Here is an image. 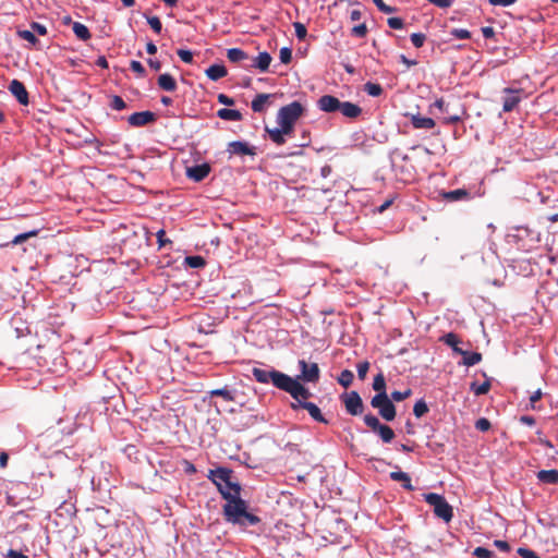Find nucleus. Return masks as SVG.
I'll return each mask as SVG.
<instances>
[{
  "instance_id": "f257e3e1",
  "label": "nucleus",
  "mask_w": 558,
  "mask_h": 558,
  "mask_svg": "<svg viewBox=\"0 0 558 558\" xmlns=\"http://www.w3.org/2000/svg\"><path fill=\"white\" fill-rule=\"evenodd\" d=\"M241 494L235 492L232 496L229 493L222 492V498L227 500L223 506V517L226 521L242 526L255 525L260 520L257 515L247 512V505L245 500L240 497Z\"/></svg>"
},
{
  "instance_id": "f03ea898",
  "label": "nucleus",
  "mask_w": 558,
  "mask_h": 558,
  "mask_svg": "<svg viewBox=\"0 0 558 558\" xmlns=\"http://www.w3.org/2000/svg\"><path fill=\"white\" fill-rule=\"evenodd\" d=\"M317 107L324 112L340 111L343 117L355 119L362 113V108L350 101H340L332 95H324L317 100Z\"/></svg>"
},
{
  "instance_id": "7ed1b4c3",
  "label": "nucleus",
  "mask_w": 558,
  "mask_h": 558,
  "mask_svg": "<svg viewBox=\"0 0 558 558\" xmlns=\"http://www.w3.org/2000/svg\"><path fill=\"white\" fill-rule=\"evenodd\" d=\"M233 472L228 468H217L215 470H209L207 477L217 486L219 493L222 495V492L235 495L241 494V485L238 482L232 480Z\"/></svg>"
},
{
  "instance_id": "20e7f679",
  "label": "nucleus",
  "mask_w": 558,
  "mask_h": 558,
  "mask_svg": "<svg viewBox=\"0 0 558 558\" xmlns=\"http://www.w3.org/2000/svg\"><path fill=\"white\" fill-rule=\"evenodd\" d=\"M304 107L299 101L281 107L277 113V122L284 132L293 133L295 122L302 117Z\"/></svg>"
},
{
  "instance_id": "39448f33",
  "label": "nucleus",
  "mask_w": 558,
  "mask_h": 558,
  "mask_svg": "<svg viewBox=\"0 0 558 558\" xmlns=\"http://www.w3.org/2000/svg\"><path fill=\"white\" fill-rule=\"evenodd\" d=\"M424 500L434 508V513L437 518L442 519L447 523L452 520L453 509L444 496L428 493L424 495Z\"/></svg>"
},
{
  "instance_id": "423d86ee",
  "label": "nucleus",
  "mask_w": 558,
  "mask_h": 558,
  "mask_svg": "<svg viewBox=\"0 0 558 558\" xmlns=\"http://www.w3.org/2000/svg\"><path fill=\"white\" fill-rule=\"evenodd\" d=\"M254 378L260 384L271 383L276 388L282 390L284 383L289 375L274 368H259L252 369Z\"/></svg>"
},
{
  "instance_id": "0eeeda50",
  "label": "nucleus",
  "mask_w": 558,
  "mask_h": 558,
  "mask_svg": "<svg viewBox=\"0 0 558 558\" xmlns=\"http://www.w3.org/2000/svg\"><path fill=\"white\" fill-rule=\"evenodd\" d=\"M371 405L378 410L379 415L385 421H393L397 415V410L388 396L375 395L371 400Z\"/></svg>"
},
{
  "instance_id": "6e6552de",
  "label": "nucleus",
  "mask_w": 558,
  "mask_h": 558,
  "mask_svg": "<svg viewBox=\"0 0 558 558\" xmlns=\"http://www.w3.org/2000/svg\"><path fill=\"white\" fill-rule=\"evenodd\" d=\"M282 390L294 399L293 403L308 402L307 399L312 397L311 391L301 381L290 376H288Z\"/></svg>"
},
{
  "instance_id": "1a4fd4ad",
  "label": "nucleus",
  "mask_w": 558,
  "mask_h": 558,
  "mask_svg": "<svg viewBox=\"0 0 558 558\" xmlns=\"http://www.w3.org/2000/svg\"><path fill=\"white\" fill-rule=\"evenodd\" d=\"M301 374L295 378L299 381L317 383L320 377V371L317 363H307L305 360L299 361Z\"/></svg>"
},
{
  "instance_id": "9d476101",
  "label": "nucleus",
  "mask_w": 558,
  "mask_h": 558,
  "mask_svg": "<svg viewBox=\"0 0 558 558\" xmlns=\"http://www.w3.org/2000/svg\"><path fill=\"white\" fill-rule=\"evenodd\" d=\"M345 410L351 415H360L364 411V404L361 396L356 391L345 392L341 396Z\"/></svg>"
},
{
  "instance_id": "9b49d317",
  "label": "nucleus",
  "mask_w": 558,
  "mask_h": 558,
  "mask_svg": "<svg viewBox=\"0 0 558 558\" xmlns=\"http://www.w3.org/2000/svg\"><path fill=\"white\" fill-rule=\"evenodd\" d=\"M522 89L505 88V97L502 104V110L505 112L512 111L521 101Z\"/></svg>"
},
{
  "instance_id": "f8f14e48",
  "label": "nucleus",
  "mask_w": 558,
  "mask_h": 558,
  "mask_svg": "<svg viewBox=\"0 0 558 558\" xmlns=\"http://www.w3.org/2000/svg\"><path fill=\"white\" fill-rule=\"evenodd\" d=\"M291 409L294 411L304 409L314 421L328 424V421L324 417L320 409L313 402L291 403Z\"/></svg>"
},
{
  "instance_id": "ddd939ff",
  "label": "nucleus",
  "mask_w": 558,
  "mask_h": 558,
  "mask_svg": "<svg viewBox=\"0 0 558 558\" xmlns=\"http://www.w3.org/2000/svg\"><path fill=\"white\" fill-rule=\"evenodd\" d=\"M227 151L230 155H238V156H254L256 155L255 147L251 146L246 142L242 141H234L228 144Z\"/></svg>"
},
{
  "instance_id": "4468645a",
  "label": "nucleus",
  "mask_w": 558,
  "mask_h": 558,
  "mask_svg": "<svg viewBox=\"0 0 558 558\" xmlns=\"http://www.w3.org/2000/svg\"><path fill=\"white\" fill-rule=\"evenodd\" d=\"M156 121V114L151 111H141L132 113L128 118L130 125L138 128Z\"/></svg>"
},
{
  "instance_id": "2eb2a0df",
  "label": "nucleus",
  "mask_w": 558,
  "mask_h": 558,
  "mask_svg": "<svg viewBox=\"0 0 558 558\" xmlns=\"http://www.w3.org/2000/svg\"><path fill=\"white\" fill-rule=\"evenodd\" d=\"M9 90L21 105H28V92L26 90L22 82H20L19 80H13L9 85Z\"/></svg>"
},
{
  "instance_id": "dca6fc26",
  "label": "nucleus",
  "mask_w": 558,
  "mask_h": 558,
  "mask_svg": "<svg viewBox=\"0 0 558 558\" xmlns=\"http://www.w3.org/2000/svg\"><path fill=\"white\" fill-rule=\"evenodd\" d=\"M210 172V166L208 163L196 165L186 169V175L195 182H201Z\"/></svg>"
},
{
  "instance_id": "f3484780",
  "label": "nucleus",
  "mask_w": 558,
  "mask_h": 558,
  "mask_svg": "<svg viewBox=\"0 0 558 558\" xmlns=\"http://www.w3.org/2000/svg\"><path fill=\"white\" fill-rule=\"evenodd\" d=\"M536 478L539 483L557 485L558 484V470H541L536 473Z\"/></svg>"
},
{
  "instance_id": "a211bd4d",
  "label": "nucleus",
  "mask_w": 558,
  "mask_h": 558,
  "mask_svg": "<svg viewBox=\"0 0 558 558\" xmlns=\"http://www.w3.org/2000/svg\"><path fill=\"white\" fill-rule=\"evenodd\" d=\"M411 123L414 129H433L435 126V121L432 118H425L420 114L411 116Z\"/></svg>"
},
{
  "instance_id": "6ab92c4d",
  "label": "nucleus",
  "mask_w": 558,
  "mask_h": 558,
  "mask_svg": "<svg viewBox=\"0 0 558 558\" xmlns=\"http://www.w3.org/2000/svg\"><path fill=\"white\" fill-rule=\"evenodd\" d=\"M266 132L269 135V138L277 145H283L286 143V135H291V132H284L283 128L279 125V128L269 129L266 128Z\"/></svg>"
},
{
  "instance_id": "aec40b11",
  "label": "nucleus",
  "mask_w": 558,
  "mask_h": 558,
  "mask_svg": "<svg viewBox=\"0 0 558 558\" xmlns=\"http://www.w3.org/2000/svg\"><path fill=\"white\" fill-rule=\"evenodd\" d=\"M441 196L447 202H457L461 199H469L470 193L465 189H458L449 192L441 193Z\"/></svg>"
},
{
  "instance_id": "412c9836",
  "label": "nucleus",
  "mask_w": 558,
  "mask_h": 558,
  "mask_svg": "<svg viewBox=\"0 0 558 558\" xmlns=\"http://www.w3.org/2000/svg\"><path fill=\"white\" fill-rule=\"evenodd\" d=\"M158 86L166 92H174L177 89V82L174 77L168 73L160 74L158 77Z\"/></svg>"
},
{
  "instance_id": "4be33fe9",
  "label": "nucleus",
  "mask_w": 558,
  "mask_h": 558,
  "mask_svg": "<svg viewBox=\"0 0 558 558\" xmlns=\"http://www.w3.org/2000/svg\"><path fill=\"white\" fill-rule=\"evenodd\" d=\"M271 60V56L268 52L264 51L258 53V56L254 59V63L252 64V66L258 69L262 72H266L270 65Z\"/></svg>"
},
{
  "instance_id": "5701e85b",
  "label": "nucleus",
  "mask_w": 558,
  "mask_h": 558,
  "mask_svg": "<svg viewBox=\"0 0 558 558\" xmlns=\"http://www.w3.org/2000/svg\"><path fill=\"white\" fill-rule=\"evenodd\" d=\"M228 74L227 69L222 64H213L206 70V75L211 81H218Z\"/></svg>"
},
{
  "instance_id": "b1692460",
  "label": "nucleus",
  "mask_w": 558,
  "mask_h": 558,
  "mask_svg": "<svg viewBox=\"0 0 558 558\" xmlns=\"http://www.w3.org/2000/svg\"><path fill=\"white\" fill-rule=\"evenodd\" d=\"M390 478L396 481V482H401L403 488H405L407 490H413L414 489V487L411 484V477L405 472H402V471L391 472L390 473Z\"/></svg>"
},
{
  "instance_id": "393cba45",
  "label": "nucleus",
  "mask_w": 558,
  "mask_h": 558,
  "mask_svg": "<svg viewBox=\"0 0 558 558\" xmlns=\"http://www.w3.org/2000/svg\"><path fill=\"white\" fill-rule=\"evenodd\" d=\"M217 116L222 120L241 121L242 113L239 110L222 108L217 111Z\"/></svg>"
},
{
  "instance_id": "a878e982",
  "label": "nucleus",
  "mask_w": 558,
  "mask_h": 558,
  "mask_svg": "<svg viewBox=\"0 0 558 558\" xmlns=\"http://www.w3.org/2000/svg\"><path fill=\"white\" fill-rule=\"evenodd\" d=\"M441 340L449 347L452 348V350L457 353V354H462L463 353V349H461L459 347V343H460V339L459 337L453 333V332H449V333H446Z\"/></svg>"
},
{
  "instance_id": "bb28decb",
  "label": "nucleus",
  "mask_w": 558,
  "mask_h": 558,
  "mask_svg": "<svg viewBox=\"0 0 558 558\" xmlns=\"http://www.w3.org/2000/svg\"><path fill=\"white\" fill-rule=\"evenodd\" d=\"M270 98L269 94H258L251 104L252 110L254 112H263L265 110V106Z\"/></svg>"
},
{
  "instance_id": "cd10ccee",
  "label": "nucleus",
  "mask_w": 558,
  "mask_h": 558,
  "mask_svg": "<svg viewBox=\"0 0 558 558\" xmlns=\"http://www.w3.org/2000/svg\"><path fill=\"white\" fill-rule=\"evenodd\" d=\"M227 58L230 62L238 63L248 58L247 53L240 48H230L227 50Z\"/></svg>"
},
{
  "instance_id": "c85d7f7f",
  "label": "nucleus",
  "mask_w": 558,
  "mask_h": 558,
  "mask_svg": "<svg viewBox=\"0 0 558 558\" xmlns=\"http://www.w3.org/2000/svg\"><path fill=\"white\" fill-rule=\"evenodd\" d=\"M72 28L75 36L81 40L86 41L92 37L89 29L80 22H74Z\"/></svg>"
},
{
  "instance_id": "c756f323",
  "label": "nucleus",
  "mask_w": 558,
  "mask_h": 558,
  "mask_svg": "<svg viewBox=\"0 0 558 558\" xmlns=\"http://www.w3.org/2000/svg\"><path fill=\"white\" fill-rule=\"evenodd\" d=\"M373 389L377 392L376 395L388 396L386 391V379L383 373H378L374 377Z\"/></svg>"
},
{
  "instance_id": "7c9ffc66",
  "label": "nucleus",
  "mask_w": 558,
  "mask_h": 558,
  "mask_svg": "<svg viewBox=\"0 0 558 558\" xmlns=\"http://www.w3.org/2000/svg\"><path fill=\"white\" fill-rule=\"evenodd\" d=\"M461 355L463 356L462 364L465 366H473L482 361V354L478 352L463 351Z\"/></svg>"
},
{
  "instance_id": "2f4dec72",
  "label": "nucleus",
  "mask_w": 558,
  "mask_h": 558,
  "mask_svg": "<svg viewBox=\"0 0 558 558\" xmlns=\"http://www.w3.org/2000/svg\"><path fill=\"white\" fill-rule=\"evenodd\" d=\"M209 395L211 397H221L227 402L234 401V395L227 387L214 389V390L209 391Z\"/></svg>"
},
{
  "instance_id": "473e14b6",
  "label": "nucleus",
  "mask_w": 558,
  "mask_h": 558,
  "mask_svg": "<svg viewBox=\"0 0 558 558\" xmlns=\"http://www.w3.org/2000/svg\"><path fill=\"white\" fill-rule=\"evenodd\" d=\"M376 433L379 435L381 440L386 444L391 442L392 439L395 438L393 429L390 426L385 425V424H383L381 427Z\"/></svg>"
},
{
  "instance_id": "72a5a7b5",
  "label": "nucleus",
  "mask_w": 558,
  "mask_h": 558,
  "mask_svg": "<svg viewBox=\"0 0 558 558\" xmlns=\"http://www.w3.org/2000/svg\"><path fill=\"white\" fill-rule=\"evenodd\" d=\"M37 234H38V230H32L28 232L17 234L11 242L7 243L5 246L21 244V243L25 242L26 240L36 236Z\"/></svg>"
},
{
  "instance_id": "f704fd0d",
  "label": "nucleus",
  "mask_w": 558,
  "mask_h": 558,
  "mask_svg": "<svg viewBox=\"0 0 558 558\" xmlns=\"http://www.w3.org/2000/svg\"><path fill=\"white\" fill-rule=\"evenodd\" d=\"M354 379V375L350 369H343L340 373V376L338 377V383L343 386L344 388H348L352 385Z\"/></svg>"
},
{
  "instance_id": "c9c22d12",
  "label": "nucleus",
  "mask_w": 558,
  "mask_h": 558,
  "mask_svg": "<svg viewBox=\"0 0 558 558\" xmlns=\"http://www.w3.org/2000/svg\"><path fill=\"white\" fill-rule=\"evenodd\" d=\"M364 90L372 97H379L384 92L380 84L372 82H367L364 85Z\"/></svg>"
},
{
  "instance_id": "e433bc0d",
  "label": "nucleus",
  "mask_w": 558,
  "mask_h": 558,
  "mask_svg": "<svg viewBox=\"0 0 558 558\" xmlns=\"http://www.w3.org/2000/svg\"><path fill=\"white\" fill-rule=\"evenodd\" d=\"M185 264L191 268H202L206 262L202 256L194 255L185 257Z\"/></svg>"
},
{
  "instance_id": "4c0bfd02",
  "label": "nucleus",
  "mask_w": 558,
  "mask_h": 558,
  "mask_svg": "<svg viewBox=\"0 0 558 558\" xmlns=\"http://www.w3.org/2000/svg\"><path fill=\"white\" fill-rule=\"evenodd\" d=\"M364 423L366 424V426H368L369 428H372L373 432H377L380 427H381V423L379 422V420L373 415V414H366L364 416Z\"/></svg>"
},
{
  "instance_id": "58836bf2",
  "label": "nucleus",
  "mask_w": 558,
  "mask_h": 558,
  "mask_svg": "<svg viewBox=\"0 0 558 558\" xmlns=\"http://www.w3.org/2000/svg\"><path fill=\"white\" fill-rule=\"evenodd\" d=\"M489 389H490V383L488 380L482 383L481 385H477L476 383L471 384V390L476 396L485 395L489 391Z\"/></svg>"
},
{
  "instance_id": "ea45409f",
  "label": "nucleus",
  "mask_w": 558,
  "mask_h": 558,
  "mask_svg": "<svg viewBox=\"0 0 558 558\" xmlns=\"http://www.w3.org/2000/svg\"><path fill=\"white\" fill-rule=\"evenodd\" d=\"M427 412H428V407L423 399L415 402V404L413 407V413L416 417H422Z\"/></svg>"
},
{
  "instance_id": "a19ab883",
  "label": "nucleus",
  "mask_w": 558,
  "mask_h": 558,
  "mask_svg": "<svg viewBox=\"0 0 558 558\" xmlns=\"http://www.w3.org/2000/svg\"><path fill=\"white\" fill-rule=\"evenodd\" d=\"M110 107L113 110L120 111V110H123L126 108V104L122 99V97H120L118 95H113V96H111V99H110Z\"/></svg>"
},
{
  "instance_id": "79ce46f5",
  "label": "nucleus",
  "mask_w": 558,
  "mask_h": 558,
  "mask_svg": "<svg viewBox=\"0 0 558 558\" xmlns=\"http://www.w3.org/2000/svg\"><path fill=\"white\" fill-rule=\"evenodd\" d=\"M411 395H412L411 389H407L404 391L395 390L391 392L389 398L391 399V401L400 402V401H403L407 398H409Z\"/></svg>"
},
{
  "instance_id": "37998d69",
  "label": "nucleus",
  "mask_w": 558,
  "mask_h": 558,
  "mask_svg": "<svg viewBox=\"0 0 558 558\" xmlns=\"http://www.w3.org/2000/svg\"><path fill=\"white\" fill-rule=\"evenodd\" d=\"M19 36L28 41L29 44H32L33 46H35L37 43H38V39L37 37L35 36L34 32L32 31H27V29H24V31H19Z\"/></svg>"
},
{
  "instance_id": "c03bdc74",
  "label": "nucleus",
  "mask_w": 558,
  "mask_h": 558,
  "mask_svg": "<svg viewBox=\"0 0 558 558\" xmlns=\"http://www.w3.org/2000/svg\"><path fill=\"white\" fill-rule=\"evenodd\" d=\"M147 23L156 34H160L162 31V24L158 16H148Z\"/></svg>"
},
{
  "instance_id": "a18cd8bd",
  "label": "nucleus",
  "mask_w": 558,
  "mask_h": 558,
  "mask_svg": "<svg viewBox=\"0 0 558 558\" xmlns=\"http://www.w3.org/2000/svg\"><path fill=\"white\" fill-rule=\"evenodd\" d=\"M279 58L282 63H290L292 60V50L288 47H282L279 51Z\"/></svg>"
},
{
  "instance_id": "49530a36",
  "label": "nucleus",
  "mask_w": 558,
  "mask_h": 558,
  "mask_svg": "<svg viewBox=\"0 0 558 558\" xmlns=\"http://www.w3.org/2000/svg\"><path fill=\"white\" fill-rule=\"evenodd\" d=\"M357 368V376L361 380H364L365 377H366V374L369 369V362L368 361H363V362H360L356 366Z\"/></svg>"
},
{
  "instance_id": "de8ad7c7",
  "label": "nucleus",
  "mask_w": 558,
  "mask_h": 558,
  "mask_svg": "<svg viewBox=\"0 0 558 558\" xmlns=\"http://www.w3.org/2000/svg\"><path fill=\"white\" fill-rule=\"evenodd\" d=\"M473 555L477 558H494V553L485 547H476Z\"/></svg>"
},
{
  "instance_id": "09e8293b",
  "label": "nucleus",
  "mask_w": 558,
  "mask_h": 558,
  "mask_svg": "<svg viewBox=\"0 0 558 558\" xmlns=\"http://www.w3.org/2000/svg\"><path fill=\"white\" fill-rule=\"evenodd\" d=\"M492 427L489 420L486 417H481L475 422V428L480 432H487Z\"/></svg>"
},
{
  "instance_id": "8fccbe9b",
  "label": "nucleus",
  "mask_w": 558,
  "mask_h": 558,
  "mask_svg": "<svg viewBox=\"0 0 558 558\" xmlns=\"http://www.w3.org/2000/svg\"><path fill=\"white\" fill-rule=\"evenodd\" d=\"M426 36L423 33H413L411 35V41L416 48H421L425 43Z\"/></svg>"
},
{
  "instance_id": "3c124183",
  "label": "nucleus",
  "mask_w": 558,
  "mask_h": 558,
  "mask_svg": "<svg viewBox=\"0 0 558 558\" xmlns=\"http://www.w3.org/2000/svg\"><path fill=\"white\" fill-rule=\"evenodd\" d=\"M294 29H295V36L302 40L306 37L307 35V29L305 27L304 24L300 23V22H296L294 23Z\"/></svg>"
},
{
  "instance_id": "603ef678",
  "label": "nucleus",
  "mask_w": 558,
  "mask_h": 558,
  "mask_svg": "<svg viewBox=\"0 0 558 558\" xmlns=\"http://www.w3.org/2000/svg\"><path fill=\"white\" fill-rule=\"evenodd\" d=\"M177 54L179 56V58L185 62V63H192L193 62V53L192 51L190 50H186V49H179L177 51Z\"/></svg>"
},
{
  "instance_id": "864d4df0",
  "label": "nucleus",
  "mask_w": 558,
  "mask_h": 558,
  "mask_svg": "<svg viewBox=\"0 0 558 558\" xmlns=\"http://www.w3.org/2000/svg\"><path fill=\"white\" fill-rule=\"evenodd\" d=\"M451 35L458 39H469L471 37V33L468 29L463 28L452 29Z\"/></svg>"
},
{
  "instance_id": "5fc2aeb1",
  "label": "nucleus",
  "mask_w": 558,
  "mask_h": 558,
  "mask_svg": "<svg viewBox=\"0 0 558 558\" xmlns=\"http://www.w3.org/2000/svg\"><path fill=\"white\" fill-rule=\"evenodd\" d=\"M378 10L384 13H392L396 11V8L387 5L383 0H373Z\"/></svg>"
},
{
  "instance_id": "6e6d98bb",
  "label": "nucleus",
  "mask_w": 558,
  "mask_h": 558,
  "mask_svg": "<svg viewBox=\"0 0 558 558\" xmlns=\"http://www.w3.org/2000/svg\"><path fill=\"white\" fill-rule=\"evenodd\" d=\"M366 34H367V27L365 24H360L352 28V35H354L359 38L365 37Z\"/></svg>"
},
{
  "instance_id": "4d7b16f0",
  "label": "nucleus",
  "mask_w": 558,
  "mask_h": 558,
  "mask_svg": "<svg viewBox=\"0 0 558 558\" xmlns=\"http://www.w3.org/2000/svg\"><path fill=\"white\" fill-rule=\"evenodd\" d=\"M130 68H131L132 71L137 73L138 76H144L145 75V69H144L143 64L140 61L132 60L131 63H130Z\"/></svg>"
},
{
  "instance_id": "13d9d810",
  "label": "nucleus",
  "mask_w": 558,
  "mask_h": 558,
  "mask_svg": "<svg viewBox=\"0 0 558 558\" xmlns=\"http://www.w3.org/2000/svg\"><path fill=\"white\" fill-rule=\"evenodd\" d=\"M156 236H157V241H158V245L159 247H163L166 246L167 244H171V241L169 239L166 238V231L163 229H160L157 233H156Z\"/></svg>"
},
{
  "instance_id": "bf43d9fd",
  "label": "nucleus",
  "mask_w": 558,
  "mask_h": 558,
  "mask_svg": "<svg viewBox=\"0 0 558 558\" xmlns=\"http://www.w3.org/2000/svg\"><path fill=\"white\" fill-rule=\"evenodd\" d=\"M387 23L388 26L393 29H401L404 25L403 20L400 17H389Z\"/></svg>"
},
{
  "instance_id": "052dcab7",
  "label": "nucleus",
  "mask_w": 558,
  "mask_h": 558,
  "mask_svg": "<svg viewBox=\"0 0 558 558\" xmlns=\"http://www.w3.org/2000/svg\"><path fill=\"white\" fill-rule=\"evenodd\" d=\"M518 554L522 558H541L534 550L524 547L518 548Z\"/></svg>"
},
{
  "instance_id": "680f3d73",
  "label": "nucleus",
  "mask_w": 558,
  "mask_h": 558,
  "mask_svg": "<svg viewBox=\"0 0 558 558\" xmlns=\"http://www.w3.org/2000/svg\"><path fill=\"white\" fill-rule=\"evenodd\" d=\"M31 27H32V29H33L32 32H36V33H37L38 35H40V36H45V35L47 34V28H46V26H45V25H43V24H39V23H37V22H33V23L31 24Z\"/></svg>"
},
{
  "instance_id": "e2e57ef3",
  "label": "nucleus",
  "mask_w": 558,
  "mask_h": 558,
  "mask_svg": "<svg viewBox=\"0 0 558 558\" xmlns=\"http://www.w3.org/2000/svg\"><path fill=\"white\" fill-rule=\"evenodd\" d=\"M217 99H218L219 104H222V105H226V106H233L234 105V99L229 97L226 94H219Z\"/></svg>"
},
{
  "instance_id": "0e129e2a",
  "label": "nucleus",
  "mask_w": 558,
  "mask_h": 558,
  "mask_svg": "<svg viewBox=\"0 0 558 558\" xmlns=\"http://www.w3.org/2000/svg\"><path fill=\"white\" fill-rule=\"evenodd\" d=\"M494 545L501 551L508 553L510 550V545L506 541L496 539Z\"/></svg>"
},
{
  "instance_id": "69168bd1",
  "label": "nucleus",
  "mask_w": 558,
  "mask_h": 558,
  "mask_svg": "<svg viewBox=\"0 0 558 558\" xmlns=\"http://www.w3.org/2000/svg\"><path fill=\"white\" fill-rule=\"evenodd\" d=\"M542 391L541 389L536 390L531 397H530V402H531V407L532 409H535V403L537 401H539L542 399Z\"/></svg>"
},
{
  "instance_id": "338daca9",
  "label": "nucleus",
  "mask_w": 558,
  "mask_h": 558,
  "mask_svg": "<svg viewBox=\"0 0 558 558\" xmlns=\"http://www.w3.org/2000/svg\"><path fill=\"white\" fill-rule=\"evenodd\" d=\"M432 107L437 108L441 112L447 111V104L442 98L437 99Z\"/></svg>"
},
{
  "instance_id": "774afa93",
  "label": "nucleus",
  "mask_w": 558,
  "mask_h": 558,
  "mask_svg": "<svg viewBox=\"0 0 558 558\" xmlns=\"http://www.w3.org/2000/svg\"><path fill=\"white\" fill-rule=\"evenodd\" d=\"M7 558H28V557L20 551L10 549L7 554Z\"/></svg>"
}]
</instances>
